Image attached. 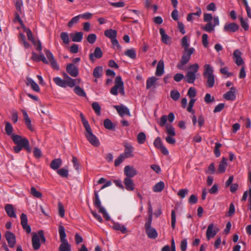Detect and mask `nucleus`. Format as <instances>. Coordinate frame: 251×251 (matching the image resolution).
I'll list each match as a JSON object with an SVG mask.
<instances>
[{
	"mask_svg": "<svg viewBox=\"0 0 251 251\" xmlns=\"http://www.w3.org/2000/svg\"><path fill=\"white\" fill-rule=\"evenodd\" d=\"M57 173L60 176L63 177H67L69 175L68 170L65 168L58 169Z\"/></svg>",
	"mask_w": 251,
	"mask_h": 251,
	"instance_id": "obj_48",
	"label": "nucleus"
},
{
	"mask_svg": "<svg viewBox=\"0 0 251 251\" xmlns=\"http://www.w3.org/2000/svg\"><path fill=\"white\" fill-rule=\"evenodd\" d=\"M58 232L60 236L61 243L68 242L66 239V234L65 233V229L63 226H59Z\"/></svg>",
	"mask_w": 251,
	"mask_h": 251,
	"instance_id": "obj_23",
	"label": "nucleus"
},
{
	"mask_svg": "<svg viewBox=\"0 0 251 251\" xmlns=\"http://www.w3.org/2000/svg\"><path fill=\"white\" fill-rule=\"evenodd\" d=\"M54 83L58 86L63 87H66V81L59 77H55L53 79Z\"/></svg>",
	"mask_w": 251,
	"mask_h": 251,
	"instance_id": "obj_36",
	"label": "nucleus"
},
{
	"mask_svg": "<svg viewBox=\"0 0 251 251\" xmlns=\"http://www.w3.org/2000/svg\"><path fill=\"white\" fill-rule=\"evenodd\" d=\"M187 95L190 98H194L196 95V91L195 88L190 87L188 91Z\"/></svg>",
	"mask_w": 251,
	"mask_h": 251,
	"instance_id": "obj_64",
	"label": "nucleus"
},
{
	"mask_svg": "<svg viewBox=\"0 0 251 251\" xmlns=\"http://www.w3.org/2000/svg\"><path fill=\"white\" fill-rule=\"evenodd\" d=\"M180 96V93L177 90H172L170 92L171 98L175 101L178 100Z\"/></svg>",
	"mask_w": 251,
	"mask_h": 251,
	"instance_id": "obj_49",
	"label": "nucleus"
},
{
	"mask_svg": "<svg viewBox=\"0 0 251 251\" xmlns=\"http://www.w3.org/2000/svg\"><path fill=\"white\" fill-rule=\"evenodd\" d=\"M103 126L105 128L109 130H112L114 128L113 123L109 119L104 120Z\"/></svg>",
	"mask_w": 251,
	"mask_h": 251,
	"instance_id": "obj_43",
	"label": "nucleus"
},
{
	"mask_svg": "<svg viewBox=\"0 0 251 251\" xmlns=\"http://www.w3.org/2000/svg\"><path fill=\"white\" fill-rule=\"evenodd\" d=\"M159 33L161 35L162 42L166 45H170L171 43V38L165 33V30L162 28H160L159 29Z\"/></svg>",
	"mask_w": 251,
	"mask_h": 251,
	"instance_id": "obj_19",
	"label": "nucleus"
},
{
	"mask_svg": "<svg viewBox=\"0 0 251 251\" xmlns=\"http://www.w3.org/2000/svg\"><path fill=\"white\" fill-rule=\"evenodd\" d=\"M218 232V230L214 229V224L211 223L208 226L206 231V239L209 240L211 238L214 237Z\"/></svg>",
	"mask_w": 251,
	"mask_h": 251,
	"instance_id": "obj_15",
	"label": "nucleus"
},
{
	"mask_svg": "<svg viewBox=\"0 0 251 251\" xmlns=\"http://www.w3.org/2000/svg\"><path fill=\"white\" fill-rule=\"evenodd\" d=\"M83 33L82 32H77L74 34H71L70 36L72 37V40L75 42H80L82 41L83 38Z\"/></svg>",
	"mask_w": 251,
	"mask_h": 251,
	"instance_id": "obj_28",
	"label": "nucleus"
},
{
	"mask_svg": "<svg viewBox=\"0 0 251 251\" xmlns=\"http://www.w3.org/2000/svg\"><path fill=\"white\" fill-rule=\"evenodd\" d=\"M157 80V78L154 76L149 78L146 82V88L147 89L151 88L155 84Z\"/></svg>",
	"mask_w": 251,
	"mask_h": 251,
	"instance_id": "obj_40",
	"label": "nucleus"
},
{
	"mask_svg": "<svg viewBox=\"0 0 251 251\" xmlns=\"http://www.w3.org/2000/svg\"><path fill=\"white\" fill-rule=\"evenodd\" d=\"M227 165V159L225 157H223L222 160L219 165L218 172L220 174L224 173L226 170Z\"/></svg>",
	"mask_w": 251,
	"mask_h": 251,
	"instance_id": "obj_25",
	"label": "nucleus"
},
{
	"mask_svg": "<svg viewBox=\"0 0 251 251\" xmlns=\"http://www.w3.org/2000/svg\"><path fill=\"white\" fill-rule=\"evenodd\" d=\"M124 184L126 190L131 191L134 189L135 185L131 178L125 177L124 180Z\"/></svg>",
	"mask_w": 251,
	"mask_h": 251,
	"instance_id": "obj_16",
	"label": "nucleus"
},
{
	"mask_svg": "<svg viewBox=\"0 0 251 251\" xmlns=\"http://www.w3.org/2000/svg\"><path fill=\"white\" fill-rule=\"evenodd\" d=\"M60 38L65 44H68L69 43L70 39L68 33L66 32H61L60 34Z\"/></svg>",
	"mask_w": 251,
	"mask_h": 251,
	"instance_id": "obj_46",
	"label": "nucleus"
},
{
	"mask_svg": "<svg viewBox=\"0 0 251 251\" xmlns=\"http://www.w3.org/2000/svg\"><path fill=\"white\" fill-rule=\"evenodd\" d=\"M187 247V241L186 239H183L180 243V248L181 251H186Z\"/></svg>",
	"mask_w": 251,
	"mask_h": 251,
	"instance_id": "obj_62",
	"label": "nucleus"
},
{
	"mask_svg": "<svg viewBox=\"0 0 251 251\" xmlns=\"http://www.w3.org/2000/svg\"><path fill=\"white\" fill-rule=\"evenodd\" d=\"M102 56V52L101 49L99 47H96L94 52L89 54V59L92 62H94L96 58H100Z\"/></svg>",
	"mask_w": 251,
	"mask_h": 251,
	"instance_id": "obj_13",
	"label": "nucleus"
},
{
	"mask_svg": "<svg viewBox=\"0 0 251 251\" xmlns=\"http://www.w3.org/2000/svg\"><path fill=\"white\" fill-rule=\"evenodd\" d=\"M241 54V53L238 50H236L233 52V58L235 60V62L238 66L241 65L244 63Z\"/></svg>",
	"mask_w": 251,
	"mask_h": 251,
	"instance_id": "obj_20",
	"label": "nucleus"
},
{
	"mask_svg": "<svg viewBox=\"0 0 251 251\" xmlns=\"http://www.w3.org/2000/svg\"><path fill=\"white\" fill-rule=\"evenodd\" d=\"M66 81V86H68L70 87H73L76 84L79 83L80 79H73L70 77H68V79L65 80Z\"/></svg>",
	"mask_w": 251,
	"mask_h": 251,
	"instance_id": "obj_33",
	"label": "nucleus"
},
{
	"mask_svg": "<svg viewBox=\"0 0 251 251\" xmlns=\"http://www.w3.org/2000/svg\"><path fill=\"white\" fill-rule=\"evenodd\" d=\"M215 27L213 25L212 23H207L204 27H202V29L206 32H211L214 30Z\"/></svg>",
	"mask_w": 251,
	"mask_h": 251,
	"instance_id": "obj_50",
	"label": "nucleus"
},
{
	"mask_svg": "<svg viewBox=\"0 0 251 251\" xmlns=\"http://www.w3.org/2000/svg\"><path fill=\"white\" fill-rule=\"evenodd\" d=\"M165 187L164 183L160 181L157 183L153 187L152 190L154 192H161Z\"/></svg>",
	"mask_w": 251,
	"mask_h": 251,
	"instance_id": "obj_34",
	"label": "nucleus"
},
{
	"mask_svg": "<svg viewBox=\"0 0 251 251\" xmlns=\"http://www.w3.org/2000/svg\"><path fill=\"white\" fill-rule=\"evenodd\" d=\"M119 90V93L122 95L125 94L124 82L122 80V77L120 76H117L115 80V85L111 89L110 93L111 94L117 96L118 95V90Z\"/></svg>",
	"mask_w": 251,
	"mask_h": 251,
	"instance_id": "obj_3",
	"label": "nucleus"
},
{
	"mask_svg": "<svg viewBox=\"0 0 251 251\" xmlns=\"http://www.w3.org/2000/svg\"><path fill=\"white\" fill-rule=\"evenodd\" d=\"M30 193L32 196L37 198H40L42 196V193L37 191L36 188L34 187H32L31 188Z\"/></svg>",
	"mask_w": 251,
	"mask_h": 251,
	"instance_id": "obj_54",
	"label": "nucleus"
},
{
	"mask_svg": "<svg viewBox=\"0 0 251 251\" xmlns=\"http://www.w3.org/2000/svg\"><path fill=\"white\" fill-rule=\"evenodd\" d=\"M5 210L7 215L11 218H16V215L12 204H7L5 206Z\"/></svg>",
	"mask_w": 251,
	"mask_h": 251,
	"instance_id": "obj_22",
	"label": "nucleus"
},
{
	"mask_svg": "<svg viewBox=\"0 0 251 251\" xmlns=\"http://www.w3.org/2000/svg\"><path fill=\"white\" fill-rule=\"evenodd\" d=\"M126 157L124 156V154H121L118 157L115 159L114 162V165L117 167L121 164Z\"/></svg>",
	"mask_w": 251,
	"mask_h": 251,
	"instance_id": "obj_55",
	"label": "nucleus"
},
{
	"mask_svg": "<svg viewBox=\"0 0 251 251\" xmlns=\"http://www.w3.org/2000/svg\"><path fill=\"white\" fill-rule=\"evenodd\" d=\"M154 146L158 149H159L162 145L161 138L159 137H157L153 142Z\"/></svg>",
	"mask_w": 251,
	"mask_h": 251,
	"instance_id": "obj_61",
	"label": "nucleus"
},
{
	"mask_svg": "<svg viewBox=\"0 0 251 251\" xmlns=\"http://www.w3.org/2000/svg\"><path fill=\"white\" fill-rule=\"evenodd\" d=\"M72 163L75 170L78 171L79 169V163L76 157L73 156Z\"/></svg>",
	"mask_w": 251,
	"mask_h": 251,
	"instance_id": "obj_58",
	"label": "nucleus"
},
{
	"mask_svg": "<svg viewBox=\"0 0 251 251\" xmlns=\"http://www.w3.org/2000/svg\"><path fill=\"white\" fill-rule=\"evenodd\" d=\"M103 68L101 66H97L93 70V75L96 78L100 77L102 75Z\"/></svg>",
	"mask_w": 251,
	"mask_h": 251,
	"instance_id": "obj_31",
	"label": "nucleus"
},
{
	"mask_svg": "<svg viewBox=\"0 0 251 251\" xmlns=\"http://www.w3.org/2000/svg\"><path fill=\"white\" fill-rule=\"evenodd\" d=\"M189 69L190 70L189 72H193L194 74H196L199 69V66L198 64L195 63L190 66Z\"/></svg>",
	"mask_w": 251,
	"mask_h": 251,
	"instance_id": "obj_63",
	"label": "nucleus"
},
{
	"mask_svg": "<svg viewBox=\"0 0 251 251\" xmlns=\"http://www.w3.org/2000/svg\"><path fill=\"white\" fill-rule=\"evenodd\" d=\"M13 129V128L12 126L9 122H6V124H5V130L6 134L8 135L12 136V135L13 134H12Z\"/></svg>",
	"mask_w": 251,
	"mask_h": 251,
	"instance_id": "obj_51",
	"label": "nucleus"
},
{
	"mask_svg": "<svg viewBox=\"0 0 251 251\" xmlns=\"http://www.w3.org/2000/svg\"><path fill=\"white\" fill-rule=\"evenodd\" d=\"M58 251H71V245L68 242L61 243Z\"/></svg>",
	"mask_w": 251,
	"mask_h": 251,
	"instance_id": "obj_35",
	"label": "nucleus"
},
{
	"mask_svg": "<svg viewBox=\"0 0 251 251\" xmlns=\"http://www.w3.org/2000/svg\"><path fill=\"white\" fill-rule=\"evenodd\" d=\"M34 56L38 57V59H35V61H42L44 63L48 64H49L48 60L46 58L44 55L42 53L37 55L36 53H34Z\"/></svg>",
	"mask_w": 251,
	"mask_h": 251,
	"instance_id": "obj_47",
	"label": "nucleus"
},
{
	"mask_svg": "<svg viewBox=\"0 0 251 251\" xmlns=\"http://www.w3.org/2000/svg\"><path fill=\"white\" fill-rule=\"evenodd\" d=\"M146 233L149 238L155 239L158 236L156 230L152 227L145 228Z\"/></svg>",
	"mask_w": 251,
	"mask_h": 251,
	"instance_id": "obj_18",
	"label": "nucleus"
},
{
	"mask_svg": "<svg viewBox=\"0 0 251 251\" xmlns=\"http://www.w3.org/2000/svg\"><path fill=\"white\" fill-rule=\"evenodd\" d=\"M124 174L126 177L131 178L137 174L136 170L132 166H126L124 168Z\"/></svg>",
	"mask_w": 251,
	"mask_h": 251,
	"instance_id": "obj_11",
	"label": "nucleus"
},
{
	"mask_svg": "<svg viewBox=\"0 0 251 251\" xmlns=\"http://www.w3.org/2000/svg\"><path fill=\"white\" fill-rule=\"evenodd\" d=\"M176 213L174 210L171 211V226L174 229L176 226Z\"/></svg>",
	"mask_w": 251,
	"mask_h": 251,
	"instance_id": "obj_56",
	"label": "nucleus"
},
{
	"mask_svg": "<svg viewBox=\"0 0 251 251\" xmlns=\"http://www.w3.org/2000/svg\"><path fill=\"white\" fill-rule=\"evenodd\" d=\"M85 136L89 142L94 146L98 147L100 143L98 138L92 133L91 127L85 129Z\"/></svg>",
	"mask_w": 251,
	"mask_h": 251,
	"instance_id": "obj_4",
	"label": "nucleus"
},
{
	"mask_svg": "<svg viewBox=\"0 0 251 251\" xmlns=\"http://www.w3.org/2000/svg\"><path fill=\"white\" fill-rule=\"evenodd\" d=\"M26 84L28 85H30L31 87L34 91L37 92L40 91V88L38 85L31 78H27Z\"/></svg>",
	"mask_w": 251,
	"mask_h": 251,
	"instance_id": "obj_26",
	"label": "nucleus"
},
{
	"mask_svg": "<svg viewBox=\"0 0 251 251\" xmlns=\"http://www.w3.org/2000/svg\"><path fill=\"white\" fill-rule=\"evenodd\" d=\"M25 31L26 32L28 39L30 41L33 45H36V41L33 37L32 32L29 28H25Z\"/></svg>",
	"mask_w": 251,
	"mask_h": 251,
	"instance_id": "obj_42",
	"label": "nucleus"
},
{
	"mask_svg": "<svg viewBox=\"0 0 251 251\" xmlns=\"http://www.w3.org/2000/svg\"><path fill=\"white\" fill-rule=\"evenodd\" d=\"M95 198L93 199L94 205L96 207L99 209V210L100 209V208H103L101 205V201H100L98 192L97 191H94Z\"/></svg>",
	"mask_w": 251,
	"mask_h": 251,
	"instance_id": "obj_27",
	"label": "nucleus"
},
{
	"mask_svg": "<svg viewBox=\"0 0 251 251\" xmlns=\"http://www.w3.org/2000/svg\"><path fill=\"white\" fill-rule=\"evenodd\" d=\"M5 238L10 248H13L16 243V237L14 234L7 231L5 233Z\"/></svg>",
	"mask_w": 251,
	"mask_h": 251,
	"instance_id": "obj_8",
	"label": "nucleus"
},
{
	"mask_svg": "<svg viewBox=\"0 0 251 251\" xmlns=\"http://www.w3.org/2000/svg\"><path fill=\"white\" fill-rule=\"evenodd\" d=\"M235 91L236 88L232 87L229 91L227 92L223 95V98L227 100H234L236 99V95L235 94Z\"/></svg>",
	"mask_w": 251,
	"mask_h": 251,
	"instance_id": "obj_14",
	"label": "nucleus"
},
{
	"mask_svg": "<svg viewBox=\"0 0 251 251\" xmlns=\"http://www.w3.org/2000/svg\"><path fill=\"white\" fill-rule=\"evenodd\" d=\"M164 73V64L162 60H160L157 65L155 75L157 76H161Z\"/></svg>",
	"mask_w": 251,
	"mask_h": 251,
	"instance_id": "obj_21",
	"label": "nucleus"
},
{
	"mask_svg": "<svg viewBox=\"0 0 251 251\" xmlns=\"http://www.w3.org/2000/svg\"><path fill=\"white\" fill-rule=\"evenodd\" d=\"M196 78V74H194L193 72L188 71L186 76V81L189 83H193L195 81Z\"/></svg>",
	"mask_w": 251,
	"mask_h": 251,
	"instance_id": "obj_32",
	"label": "nucleus"
},
{
	"mask_svg": "<svg viewBox=\"0 0 251 251\" xmlns=\"http://www.w3.org/2000/svg\"><path fill=\"white\" fill-rule=\"evenodd\" d=\"M96 39L97 36L94 33L89 34L87 38V41L91 44H94L96 42Z\"/></svg>",
	"mask_w": 251,
	"mask_h": 251,
	"instance_id": "obj_57",
	"label": "nucleus"
},
{
	"mask_svg": "<svg viewBox=\"0 0 251 251\" xmlns=\"http://www.w3.org/2000/svg\"><path fill=\"white\" fill-rule=\"evenodd\" d=\"M117 34V31L112 29H108L104 31V35L111 40L116 38Z\"/></svg>",
	"mask_w": 251,
	"mask_h": 251,
	"instance_id": "obj_29",
	"label": "nucleus"
},
{
	"mask_svg": "<svg viewBox=\"0 0 251 251\" xmlns=\"http://www.w3.org/2000/svg\"><path fill=\"white\" fill-rule=\"evenodd\" d=\"M239 26L235 23H227L224 25L223 30L227 32H235L238 30Z\"/></svg>",
	"mask_w": 251,
	"mask_h": 251,
	"instance_id": "obj_6",
	"label": "nucleus"
},
{
	"mask_svg": "<svg viewBox=\"0 0 251 251\" xmlns=\"http://www.w3.org/2000/svg\"><path fill=\"white\" fill-rule=\"evenodd\" d=\"M45 53L47 58L49 60V63H50L51 67L55 70H58L59 69V66L54 59L53 54L48 50H45Z\"/></svg>",
	"mask_w": 251,
	"mask_h": 251,
	"instance_id": "obj_5",
	"label": "nucleus"
},
{
	"mask_svg": "<svg viewBox=\"0 0 251 251\" xmlns=\"http://www.w3.org/2000/svg\"><path fill=\"white\" fill-rule=\"evenodd\" d=\"M32 245L33 248L35 250H38L41 246L40 237L38 232L37 233L35 232L32 233Z\"/></svg>",
	"mask_w": 251,
	"mask_h": 251,
	"instance_id": "obj_10",
	"label": "nucleus"
},
{
	"mask_svg": "<svg viewBox=\"0 0 251 251\" xmlns=\"http://www.w3.org/2000/svg\"><path fill=\"white\" fill-rule=\"evenodd\" d=\"M137 139L139 144H143L146 141V134L144 132H141L137 135Z\"/></svg>",
	"mask_w": 251,
	"mask_h": 251,
	"instance_id": "obj_44",
	"label": "nucleus"
},
{
	"mask_svg": "<svg viewBox=\"0 0 251 251\" xmlns=\"http://www.w3.org/2000/svg\"><path fill=\"white\" fill-rule=\"evenodd\" d=\"M240 21L242 27L245 30H249V25L246 21L244 20L243 17H240Z\"/></svg>",
	"mask_w": 251,
	"mask_h": 251,
	"instance_id": "obj_59",
	"label": "nucleus"
},
{
	"mask_svg": "<svg viewBox=\"0 0 251 251\" xmlns=\"http://www.w3.org/2000/svg\"><path fill=\"white\" fill-rule=\"evenodd\" d=\"M125 54L131 59H134L136 58V50L134 49H130L127 50L125 52Z\"/></svg>",
	"mask_w": 251,
	"mask_h": 251,
	"instance_id": "obj_38",
	"label": "nucleus"
},
{
	"mask_svg": "<svg viewBox=\"0 0 251 251\" xmlns=\"http://www.w3.org/2000/svg\"><path fill=\"white\" fill-rule=\"evenodd\" d=\"M22 112L23 113L24 117L25 122L26 126L30 130L33 131V128L31 125V121L30 118H29L27 112L25 110H22Z\"/></svg>",
	"mask_w": 251,
	"mask_h": 251,
	"instance_id": "obj_24",
	"label": "nucleus"
},
{
	"mask_svg": "<svg viewBox=\"0 0 251 251\" xmlns=\"http://www.w3.org/2000/svg\"><path fill=\"white\" fill-rule=\"evenodd\" d=\"M204 67L203 76L206 79V85L208 88H212L215 84V77L213 75V68L209 64L205 65Z\"/></svg>",
	"mask_w": 251,
	"mask_h": 251,
	"instance_id": "obj_2",
	"label": "nucleus"
},
{
	"mask_svg": "<svg viewBox=\"0 0 251 251\" xmlns=\"http://www.w3.org/2000/svg\"><path fill=\"white\" fill-rule=\"evenodd\" d=\"M166 128L168 136H175L176 135L175 128L171 125H166Z\"/></svg>",
	"mask_w": 251,
	"mask_h": 251,
	"instance_id": "obj_45",
	"label": "nucleus"
},
{
	"mask_svg": "<svg viewBox=\"0 0 251 251\" xmlns=\"http://www.w3.org/2000/svg\"><path fill=\"white\" fill-rule=\"evenodd\" d=\"M62 164V160L60 158L55 159L53 160L50 164V168L54 170H58Z\"/></svg>",
	"mask_w": 251,
	"mask_h": 251,
	"instance_id": "obj_30",
	"label": "nucleus"
},
{
	"mask_svg": "<svg viewBox=\"0 0 251 251\" xmlns=\"http://www.w3.org/2000/svg\"><path fill=\"white\" fill-rule=\"evenodd\" d=\"M188 193V190L187 189H182L178 191L177 195L181 199H183L185 197Z\"/></svg>",
	"mask_w": 251,
	"mask_h": 251,
	"instance_id": "obj_60",
	"label": "nucleus"
},
{
	"mask_svg": "<svg viewBox=\"0 0 251 251\" xmlns=\"http://www.w3.org/2000/svg\"><path fill=\"white\" fill-rule=\"evenodd\" d=\"M19 39L20 44L23 45L25 48H28L30 47L29 44L26 41L25 37L23 33L19 34Z\"/></svg>",
	"mask_w": 251,
	"mask_h": 251,
	"instance_id": "obj_37",
	"label": "nucleus"
},
{
	"mask_svg": "<svg viewBox=\"0 0 251 251\" xmlns=\"http://www.w3.org/2000/svg\"><path fill=\"white\" fill-rule=\"evenodd\" d=\"M125 147V151H124V156L126 158H128L130 157H133L134 154L133 153V151L134 150L133 147L130 144L127 143H125L124 144Z\"/></svg>",
	"mask_w": 251,
	"mask_h": 251,
	"instance_id": "obj_12",
	"label": "nucleus"
},
{
	"mask_svg": "<svg viewBox=\"0 0 251 251\" xmlns=\"http://www.w3.org/2000/svg\"><path fill=\"white\" fill-rule=\"evenodd\" d=\"M92 107L96 113L99 115L100 114V107L97 102H94L92 104Z\"/></svg>",
	"mask_w": 251,
	"mask_h": 251,
	"instance_id": "obj_53",
	"label": "nucleus"
},
{
	"mask_svg": "<svg viewBox=\"0 0 251 251\" xmlns=\"http://www.w3.org/2000/svg\"><path fill=\"white\" fill-rule=\"evenodd\" d=\"M66 71L73 77H76L78 74L77 67L72 63H70L67 66Z\"/></svg>",
	"mask_w": 251,
	"mask_h": 251,
	"instance_id": "obj_9",
	"label": "nucleus"
},
{
	"mask_svg": "<svg viewBox=\"0 0 251 251\" xmlns=\"http://www.w3.org/2000/svg\"><path fill=\"white\" fill-rule=\"evenodd\" d=\"M12 139L14 143L16 145V146L14 147V151L15 153H18L20 152L23 149H25L28 152H31V149L27 138L13 134L12 135Z\"/></svg>",
	"mask_w": 251,
	"mask_h": 251,
	"instance_id": "obj_1",
	"label": "nucleus"
},
{
	"mask_svg": "<svg viewBox=\"0 0 251 251\" xmlns=\"http://www.w3.org/2000/svg\"><path fill=\"white\" fill-rule=\"evenodd\" d=\"M74 92L78 96L85 97L86 94L84 90L78 86H76L74 89Z\"/></svg>",
	"mask_w": 251,
	"mask_h": 251,
	"instance_id": "obj_39",
	"label": "nucleus"
},
{
	"mask_svg": "<svg viewBox=\"0 0 251 251\" xmlns=\"http://www.w3.org/2000/svg\"><path fill=\"white\" fill-rule=\"evenodd\" d=\"M113 227L114 229L119 230L123 233H125L127 232L126 228L124 226L118 223L114 224Z\"/></svg>",
	"mask_w": 251,
	"mask_h": 251,
	"instance_id": "obj_41",
	"label": "nucleus"
},
{
	"mask_svg": "<svg viewBox=\"0 0 251 251\" xmlns=\"http://www.w3.org/2000/svg\"><path fill=\"white\" fill-rule=\"evenodd\" d=\"M190 57L186 53L183 52L180 62L177 64V67L180 70H183V66L189 62Z\"/></svg>",
	"mask_w": 251,
	"mask_h": 251,
	"instance_id": "obj_17",
	"label": "nucleus"
},
{
	"mask_svg": "<svg viewBox=\"0 0 251 251\" xmlns=\"http://www.w3.org/2000/svg\"><path fill=\"white\" fill-rule=\"evenodd\" d=\"M80 18V16L79 15L73 17L68 23V26L70 27H71L74 25V24H76L78 22Z\"/></svg>",
	"mask_w": 251,
	"mask_h": 251,
	"instance_id": "obj_52",
	"label": "nucleus"
},
{
	"mask_svg": "<svg viewBox=\"0 0 251 251\" xmlns=\"http://www.w3.org/2000/svg\"><path fill=\"white\" fill-rule=\"evenodd\" d=\"M114 108L121 117H124L126 115L128 116H131L129 109L123 105H115L114 106Z\"/></svg>",
	"mask_w": 251,
	"mask_h": 251,
	"instance_id": "obj_7",
	"label": "nucleus"
}]
</instances>
